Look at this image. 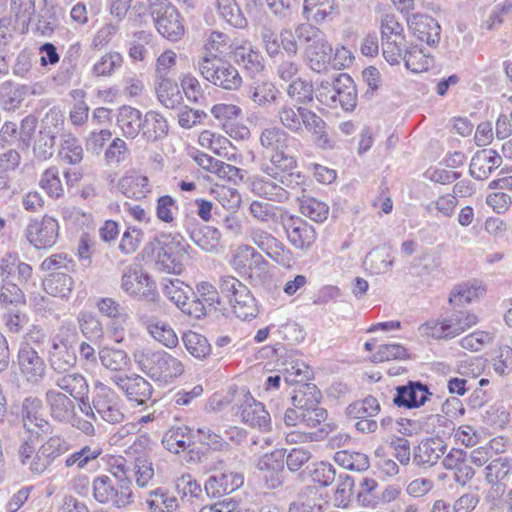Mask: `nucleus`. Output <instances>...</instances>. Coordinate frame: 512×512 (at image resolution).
<instances>
[{"mask_svg":"<svg viewBox=\"0 0 512 512\" xmlns=\"http://www.w3.org/2000/svg\"><path fill=\"white\" fill-rule=\"evenodd\" d=\"M48 362L55 373L70 371L77 363L76 349L74 345L62 335L51 338V346L48 351Z\"/></svg>","mask_w":512,"mask_h":512,"instance_id":"obj_16","label":"nucleus"},{"mask_svg":"<svg viewBox=\"0 0 512 512\" xmlns=\"http://www.w3.org/2000/svg\"><path fill=\"white\" fill-rule=\"evenodd\" d=\"M261 473L267 489H276L282 484V473L284 471L283 455L281 452H272L263 455L256 465Z\"/></svg>","mask_w":512,"mask_h":512,"instance_id":"obj_22","label":"nucleus"},{"mask_svg":"<svg viewBox=\"0 0 512 512\" xmlns=\"http://www.w3.org/2000/svg\"><path fill=\"white\" fill-rule=\"evenodd\" d=\"M124 58L121 53L110 51L102 55L92 67V74L95 77L111 76L123 65Z\"/></svg>","mask_w":512,"mask_h":512,"instance_id":"obj_62","label":"nucleus"},{"mask_svg":"<svg viewBox=\"0 0 512 512\" xmlns=\"http://www.w3.org/2000/svg\"><path fill=\"white\" fill-rule=\"evenodd\" d=\"M430 394L426 385L421 382L409 381L406 385L396 388L393 403L397 407L418 408L426 402Z\"/></svg>","mask_w":512,"mask_h":512,"instance_id":"obj_24","label":"nucleus"},{"mask_svg":"<svg viewBox=\"0 0 512 512\" xmlns=\"http://www.w3.org/2000/svg\"><path fill=\"white\" fill-rule=\"evenodd\" d=\"M161 285L163 294L177 307L189 299V294H194L191 287L178 278H164Z\"/></svg>","mask_w":512,"mask_h":512,"instance_id":"obj_57","label":"nucleus"},{"mask_svg":"<svg viewBox=\"0 0 512 512\" xmlns=\"http://www.w3.org/2000/svg\"><path fill=\"white\" fill-rule=\"evenodd\" d=\"M118 189L125 197L136 200L145 198L151 192L149 179L135 172L121 177Z\"/></svg>","mask_w":512,"mask_h":512,"instance_id":"obj_34","label":"nucleus"},{"mask_svg":"<svg viewBox=\"0 0 512 512\" xmlns=\"http://www.w3.org/2000/svg\"><path fill=\"white\" fill-rule=\"evenodd\" d=\"M299 201L300 212L315 222H323L329 214V207L325 202L316 198L305 196L303 193L295 194Z\"/></svg>","mask_w":512,"mask_h":512,"instance_id":"obj_50","label":"nucleus"},{"mask_svg":"<svg viewBox=\"0 0 512 512\" xmlns=\"http://www.w3.org/2000/svg\"><path fill=\"white\" fill-rule=\"evenodd\" d=\"M216 7L219 16L231 26L235 28L247 26V20L236 0H216Z\"/></svg>","mask_w":512,"mask_h":512,"instance_id":"obj_59","label":"nucleus"},{"mask_svg":"<svg viewBox=\"0 0 512 512\" xmlns=\"http://www.w3.org/2000/svg\"><path fill=\"white\" fill-rule=\"evenodd\" d=\"M17 365L22 376L32 384L40 383L46 373V364L38 351L26 342L19 343Z\"/></svg>","mask_w":512,"mask_h":512,"instance_id":"obj_15","label":"nucleus"},{"mask_svg":"<svg viewBox=\"0 0 512 512\" xmlns=\"http://www.w3.org/2000/svg\"><path fill=\"white\" fill-rule=\"evenodd\" d=\"M141 320L154 340L167 348H174L177 346L178 337L169 324L147 317H141Z\"/></svg>","mask_w":512,"mask_h":512,"instance_id":"obj_39","label":"nucleus"},{"mask_svg":"<svg viewBox=\"0 0 512 512\" xmlns=\"http://www.w3.org/2000/svg\"><path fill=\"white\" fill-rule=\"evenodd\" d=\"M382 52L385 60L391 65L399 64L406 39L403 26L397 21L394 14H385L381 19Z\"/></svg>","mask_w":512,"mask_h":512,"instance_id":"obj_11","label":"nucleus"},{"mask_svg":"<svg viewBox=\"0 0 512 512\" xmlns=\"http://www.w3.org/2000/svg\"><path fill=\"white\" fill-rule=\"evenodd\" d=\"M234 61L246 71L257 74L264 69V58L259 50L251 43H244L236 46L233 51Z\"/></svg>","mask_w":512,"mask_h":512,"instance_id":"obj_33","label":"nucleus"},{"mask_svg":"<svg viewBox=\"0 0 512 512\" xmlns=\"http://www.w3.org/2000/svg\"><path fill=\"white\" fill-rule=\"evenodd\" d=\"M138 368L155 382L170 384L184 372L183 363L163 350L139 348L133 352Z\"/></svg>","mask_w":512,"mask_h":512,"instance_id":"obj_5","label":"nucleus"},{"mask_svg":"<svg viewBox=\"0 0 512 512\" xmlns=\"http://www.w3.org/2000/svg\"><path fill=\"white\" fill-rule=\"evenodd\" d=\"M29 94H35V91L28 85L15 84L12 81L0 84V104L4 110H16Z\"/></svg>","mask_w":512,"mask_h":512,"instance_id":"obj_31","label":"nucleus"},{"mask_svg":"<svg viewBox=\"0 0 512 512\" xmlns=\"http://www.w3.org/2000/svg\"><path fill=\"white\" fill-rule=\"evenodd\" d=\"M98 359L103 368L116 373L126 371L130 365V358L126 351L110 346L99 349Z\"/></svg>","mask_w":512,"mask_h":512,"instance_id":"obj_37","label":"nucleus"},{"mask_svg":"<svg viewBox=\"0 0 512 512\" xmlns=\"http://www.w3.org/2000/svg\"><path fill=\"white\" fill-rule=\"evenodd\" d=\"M321 392L313 383L299 385L291 396L294 407L298 409L311 408L319 406Z\"/></svg>","mask_w":512,"mask_h":512,"instance_id":"obj_51","label":"nucleus"},{"mask_svg":"<svg viewBox=\"0 0 512 512\" xmlns=\"http://www.w3.org/2000/svg\"><path fill=\"white\" fill-rule=\"evenodd\" d=\"M254 177L250 188L258 197L270 202L283 204L298 193H304L307 186V178L301 172L294 170L279 172L277 174H265Z\"/></svg>","mask_w":512,"mask_h":512,"instance_id":"obj_4","label":"nucleus"},{"mask_svg":"<svg viewBox=\"0 0 512 512\" xmlns=\"http://www.w3.org/2000/svg\"><path fill=\"white\" fill-rule=\"evenodd\" d=\"M280 94L278 88L270 81H255L248 87L249 99L260 107H268L276 102Z\"/></svg>","mask_w":512,"mask_h":512,"instance_id":"obj_43","label":"nucleus"},{"mask_svg":"<svg viewBox=\"0 0 512 512\" xmlns=\"http://www.w3.org/2000/svg\"><path fill=\"white\" fill-rule=\"evenodd\" d=\"M146 504L150 512H176L179 508L177 497L163 487L151 490L148 493Z\"/></svg>","mask_w":512,"mask_h":512,"instance_id":"obj_44","label":"nucleus"},{"mask_svg":"<svg viewBox=\"0 0 512 512\" xmlns=\"http://www.w3.org/2000/svg\"><path fill=\"white\" fill-rule=\"evenodd\" d=\"M121 288L129 296L139 299L155 301L158 297L154 281L138 264L125 268Z\"/></svg>","mask_w":512,"mask_h":512,"instance_id":"obj_12","label":"nucleus"},{"mask_svg":"<svg viewBox=\"0 0 512 512\" xmlns=\"http://www.w3.org/2000/svg\"><path fill=\"white\" fill-rule=\"evenodd\" d=\"M229 305L237 318L248 321L256 318L258 315V306L250 290H241L238 296L230 300Z\"/></svg>","mask_w":512,"mask_h":512,"instance_id":"obj_47","label":"nucleus"},{"mask_svg":"<svg viewBox=\"0 0 512 512\" xmlns=\"http://www.w3.org/2000/svg\"><path fill=\"white\" fill-rule=\"evenodd\" d=\"M407 69L414 73H420L429 69L433 65L434 59L417 45L404 48L402 59Z\"/></svg>","mask_w":512,"mask_h":512,"instance_id":"obj_49","label":"nucleus"},{"mask_svg":"<svg viewBox=\"0 0 512 512\" xmlns=\"http://www.w3.org/2000/svg\"><path fill=\"white\" fill-rule=\"evenodd\" d=\"M198 142L202 148L209 149L221 157L227 156L231 148V142L228 138L210 130L202 131Z\"/></svg>","mask_w":512,"mask_h":512,"instance_id":"obj_63","label":"nucleus"},{"mask_svg":"<svg viewBox=\"0 0 512 512\" xmlns=\"http://www.w3.org/2000/svg\"><path fill=\"white\" fill-rule=\"evenodd\" d=\"M248 235L251 242L269 257L275 258L280 254V251L284 252V245L272 234L261 228H250Z\"/></svg>","mask_w":512,"mask_h":512,"instance_id":"obj_45","label":"nucleus"},{"mask_svg":"<svg viewBox=\"0 0 512 512\" xmlns=\"http://www.w3.org/2000/svg\"><path fill=\"white\" fill-rule=\"evenodd\" d=\"M45 402L49 408L51 417L60 423H67L73 419L76 412L74 401L65 393L48 389L45 393Z\"/></svg>","mask_w":512,"mask_h":512,"instance_id":"obj_25","label":"nucleus"},{"mask_svg":"<svg viewBox=\"0 0 512 512\" xmlns=\"http://www.w3.org/2000/svg\"><path fill=\"white\" fill-rule=\"evenodd\" d=\"M279 211L280 209L277 206L262 200H254L249 206V213L252 218L263 224L281 222L284 213L279 214Z\"/></svg>","mask_w":512,"mask_h":512,"instance_id":"obj_60","label":"nucleus"},{"mask_svg":"<svg viewBox=\"0 0 512 512\" xmlns=\"http://www.w3.org/2000/svg\"><path fill=\"white\" fill-rule=\"evenodd\" d=\"M196 69L206 81L224 90L236 91L242 86L238 69L223 58L199 57Z\"/></svg>","mask_w":512,"mask_h":512,"instance_id":"obj_8","label":"nucleus"},{"mask_svg":"<svg viewBox=\"0 0 512 512\" xmlns=\"http://www.w3.org/2000/svg\"><path fill=\"white\" fill-rule=\"evenodd\" d=\"M265 161L260 170L264 174H277L295 170L298 162L295 155L298 140L278 126L263 129L259 136Z\"/></svg>","mask_w":512,"mask_h":512,"instance_id":"obj_1","label":"nucleus"},{"mask_svg":"<svg viewBox=\"0 0 512 512\" xmlns=\"http://www.w3.org/2000/svg\"><path fill=\"white\" fill-rule=\"evenodd\" d=\"M146 253L151 252L156 257V265L159 269L173 274H180L184 268L183 259L179 258L173 251L162 245L158 238L150 241L144 248Z\"/></svg>","mask_w":512,"mask_h":512,"instance_id":"obj_26","label":"nucleus"},{"mask_svg":"<svg viewBox=\"0 0 512 512\" xmlns=\"http://www.w3.org/2000/svg\"><path fill=\"white\" fill-rule=\"evenodd\" d=\"M149 6L155 27L163 37L173 42L184 37L183 18L175 6L161 0H149Z\"/></svg>","mask_w":512,"mask_h":512,"instance_id":"obj_10","label":"nucleus"},{"mask_svg":"<svg viewBox=\"0 0 512 512\" xmlns=\"http://www.w3.org/2000/svg\"><path fill=\"white\" fill-rule=\"evenodd\" d=\"M155 91L159 102L168 109H174L181 103L179 86L171 78L156 79Z\"/></svg>","mask_w":512,"mask_h":512,"instance_id":"obj_46","label":"nucleus"},{"mask_svg":"<svg viewBox=\"0 0 512 512\" xmlns=\"http://www.w3.org/2000/svg\"><path fill=\"white\" fill-rule=\"evenodd\" d=\"M117 465L127 468V477L134 479L138 488H147L154 477V468L152 462L145 456L141 455L133 462L126 459H118L115 461Z\"/></svg>","mask_w":512,"mask_h":512,"instance_id":"obj_30","label":"nucleus"},{"mask_svg":"<svg viewBox=\"0 0 512 512\" xmlns=\"http://www.w3.org/2000/svg\"><path fill=\"white\" fill-rule=\"evenodd\" d=\"M4 331L9 335H22L29 325V315L20 309H9L1 316Z\"/></svg>","mask_w":512,"mask_h":512,"instance_id":"obj_56","label":"nucleus"},{"mask_svg":"<svg viewBox=\"0 0 512 512\" xmlns=\"http://www.w3.org/2000/svg\"><path fill=\"white\" fill-rule=\"evenodd\" d=\"M394 257L385 248H376L369 252L365 258L366 268L375 275L385 274L390 271Z\"/></svg>","mask_w":512,"mask_h":512,"instance_id":"obj_55","label":"nucleus"},{"mask_svg":"<svg viewBox=\"0 0 512 512\" xmlns=\"http://www.w3.org/2000/svg\"><path fill=\"white\" fill-rule=\"evenodd\" d=\"M111 475L101 474L92 481V497L103 505L124 509L132 505L135 495L132 482L127 477V468L116 462L111 466Z\"/></svg>","mask_w":512,"mask_h":512,"instance_id":"obj_3","label":"nucleus"},{"mask_svg":"<svg viewBox=\"0 0 512 512\" xmlns=\"http://www.w3.org/2000/svg\"><path fill=\"white\" fill-rule=\"evenodd\" d=\"M20 161V154L14 149H9L0 154V192L10 190L13 174L19 166Z\"/></svg>","mask_w":512,"mask_h":512,"instance_id":"obj_48","label":"nucleus"},{"mask_svg":"<svg viewBox=\"0 0 512 512\" xmlns=\"http://www.w3.org/2000/svg\"><path fill=\"white\" fill-rule=\"evenodd\" d=\"M502 164L501 156L493 149L477 151L470 162L469 173L476 180H485Z\"/></svg>","mask_w":512,"mask_h":512,"instance_id":"obj_27","label":"nucleus"},{"mask_svg":"<svg viewBox=\"0 0 512 512\" xmlns=\"http://www.w3.org/2000/svg\"><path fill=\"white\" fill-rule=\"evenodd\" d=\"M20 417L23 428L29 433L39 436L51 431L52 426L44 417L43 403L38 397L29 396L23 400Z\"/></svg>","mask_w":512,"mask_h":512,"instance_id":"obj_18","label":"nucleus"},{"mask_svg":"<svg viewBox=\"0 0 512 512\" xmlns=\"http://www.w3.org/2000/svg\"><path fill=\"white\" fill-rule=\"evenodd\" d=\"M168 134V122L159 112L148 111L143 117L141 135L147 142H158Z\"/></svg>","mask_w":512,"mask_h":512,"instance_id":"obj_35","label":"nucleus"},{"mask_svg":"<svg viewBox=\"0 0 512 512\" xmlns=\"http://www.w3.org/2000/svg\"><path fill=\"white\" fill-rule=\"evenodd\" d=\"M409 29L422 42L436 46L440 41L441 27L431 16L421 13L411 15L407 20Z\"/></svg>","mask_w":512,"mask_h":512,"instance_id":"obj_21","label":"nucleus"},{"mask_svg":"<svg viewBox=\"0 0 512 512\" xmlns=\"http://www.w3.org/2000/svg\"><path fill=\"white\" fill-rule=\"evenodd\" d=\"M192 429L187 426L170 428L162 439L164 447L175 454L185 451L193 444Z\"/></svg>","mask_w":512,"mask_h":512,"instance_id":"obj_42","label":"nucleus"},{"mask_svg":"<svg viewBox=\"0 0 512 512\" xmlns=\"http://www.w3.org/2000/svg\"><path fill=\"white\" fill-rule=\"evenodd\" d=\"M78 407L83 415L95 422L101 419L109 424H118L125 418L121 398L112 388L101 382L95 384L91 402L87 397L78 402Z\"/></svg>","mask_w":512,"mask_h":512,"instance_id":"obj_6","label":"nucleus"},{"mask_svg":"<svg viewBox=\"0 0 512 512\" xmlns=\"http://www.w3.org/2000/svg\"><path fill=\"white\" fill-rule=\"evenodd\" d=\"M280 373L287 385L297 384L298 386L306 384L312 374L309 366L300 360L285 362Z\"/></svg>","mask_w":512,"mask_h":512,"instance_id":"obj_53","label":"nucleus"},{"mask_svg":"<svg viewBox=\"0 0 512 512\" xmlns=\"http://www.w3.org/2000/svg\"><path fill=\"white\" fill-rule=\"evenodd\" d=\"M74 287L73 278L66 272H53L43 281L47 295L68 300Z\"/></svg>","mask_w":512,"mask_h":512,"instance_id":"obj_36","label":"nucleus"},{"mask_svg":"<svg viewBox=\"0 0 512 512\" xmlns=\"http://www.w3.org/2000/svg\"><path fill=\"white\" fill-rule=\"evenodd\" d=\"M54 384L66 395L78 400H84L88 396L89 385L86 378L79 372L55 373Z\"/></svg>","mask_w":512,"mask_h":512,"instance_id":"obj_29","label":"nucleus"},{"mask_svg":"<svg viewBox=\"0 0 512 512\" xmlns=\"http://www.w3.org/2000/svg\"><path fill=\"white\" fill-rule=\"evenodd\" d=\"M26 297L23 290L11 281H3L0 287V307L7 311L17 309L18 305H25Z\"/></svg>","mask_w":512,"mask_h":512,"instance_id":"obj_58","label":"nucleus"},{"mask_svg":"<svg viewBox=\"0 0 512 512\" xmlns=\"http://www.w3.org/2000/svg\"><path fill=\"white\" fill-rule=\"evenodd\" d=\"M445 450L446 445L441 438L424 439L413 449L412 462L419 468H430L438 462Z\"/></svg>","mask_w":512,"mask_h":512,"instance_id":"obj_20","label":"nucleus"},{"mask_svg":"<svg viewBox=\"0 0 512 512\" xmlns=\"http://www.w3.org/2000/svg\"><path fill=\"white\" fill-rule=\"evenodd\" d=\"M486 293V287L482 281L471 279L453 286L449 293V304L459 307L479 300Z\"/></svg>","mask_w":512,"mask_h":512,"instance_id":"obj_28","label":"nucleus"},{"mask_svg":"<svg viewBox=\"0 0 512 512\" xmlns=\"http://www.w3.org/2000/svg\"><path fill=\"white\" fill-rule=\"evenodd\" d=\"M182 342L189 354L195 358H206L211 352V346L206 337L197 332H185L182 336Z\"/></svg>","mask_w":512,"mask_h":512,"instance_id":"obj_64","label":"nucleus"},{"mask_svg":"<svg viewBox=\"0 0 512 512\" xmlns=\"http://www.w3.org/2000/svg\"><path fill=\"white\" fill-rule=\"evenodd\" d=\"M191 240L202 250L213 252L220 246L221 233L211 226H202L190 232Z\"/></svg>","mask_w":512,"mask_h":512,"instance_id":"obj_52","label":"nucleus"},{"mask_svg":"<svg viewBox=\"0 0 512 512\" xmlns=\"http://www.w3.org/2000/svg\"><path fill=\"white\" fill-rule=\"evenodd\" d=\"M116 124L124 137L134 139L142 130V113L134 107L124 105L118 109Z\"/></svg>","mask_w":512,"mask_h":512,"instance_id":"obj_32","label":"nucleus"},{"mask_svg":"<svg viewBox=\"0 0 512 512\" xmlns=\"http://www.w3.org/2000/svg\"><path fill=\"white\" fill-rule=\"evenodd\" d=\"M65 117L59 109L51 108L41 121L39 135L55 141L58 135H62Z\"/></svg>","mask_w":512,"mask_h":512,"instance_id":"obj_61","label":"nucleus"},{"mask_svg":"<svg viewBox=\"0 0 512 512\" xmlns=\"http://www.w3.org/2000/svg\"><path fill=\"white\" fill-rule=\"evenodd\" d=\"M102 452L99 445H85L65 458V467L83 470L90 462L97 460Z\"/></svg>","mask_w":512,"mask_h":512,"instance_id":"obj_54","label":"nucleus"},{"mask_svg":"<svg viewBox=\"0 0 512 512\" xmlns=\"http://www.w3.org/2000/svg\"><path fill=\"white\" fill-rule=\"evenodd\" d=\"M24 234L35 249H48L57 242L59 224L55 218L46 215L41 220H31Z\"/></svg>","mask_w":512,"mask_h":512,"instance_id":"obj_14","label":"nucleus"},{"mask_svg":"<svg viewBox=\"0 0 512 512\" xmlns=\"http://www.w3.org/2000/svg\"><path fill=\"white\" fill-rule=\"evenodd\" d=\"M276 117L283 128L295 134L301 133L303 128L313 133H321L325 128L324 120L303 106L283 104L277 109Z\"/></svg>","mask_w":512,"mask_h":512,"instance_id":"obj_9","label":"nucleus"},{"mask_svg":"<svg viewBox=\"0 0 512 512\" xmlns=\"http://www.w3.org/2000/svg\"><path fill=\"white\" fill-rule=\"evenodd\" d=\"M112 382L125 394L128 400L139 405L145 404L152 396L153 387L148 380L138 374L115 375Z\"/></svg>","mask_w":512,"mask_h":512,"instance_id":"obj_19","label":"nucleus"},{"mask_svg":"<svg viewBox=\"0 0 512 512\" xmlns=\"http://www.w3.org/2000/svg\"><path fill=\"white\" fill-rule=\"evenodd\" d=\"M357 104V90L353 79L346 73L336 78V107L351 111Z\"/></svg>","mask_w":512,"mask_h":512,"instance_id":"obj_38","label":"nucleus"},{"mask_svg":"<svg viewBox=\"0 0 512 512\" xmlns=\"http://www.w3.org/2000/svg\"><path fill=\"white\" fill-rule=\"evenodd\" d=\"M281 224L286 232L288 241L296 249H308L316 240L314 227L300 217L285 212L281 217Z\"/></svg>","mask_w":512,"mask_h":512,"instance_id":"obj_17","label":"nucleus"},{"mask_svg":"<svg viewBox=\"0 0 512 512\" xmlns=\"http://www.w3.org/2000/svg\"><path fill=\"white\" fill-rule=\"evenodd\" d=\"M213 470L215 474L207 479L204 487L210 497L216 498L230 494L244 484L243 473L230 470L222 460L214 464Z\"/></svg>","mask_w":512,"mask_h":512,"instance_id":"obj_13","label":"nucleus"},{"mask_svg":"<svg viewBox=\"0 0 512 512\" xmlns=\"http://www.w3.org/2000/svg\"><path fill=\"white\" fill-rule=\"evenodd\" d=\"M240 417L243 422L251 427H257L262 431L271 428V417L264 405L256 401L249 394L244 395L240 405Z\"/></svg>","mask_w":512,"mask_h":512,"instance_id":"obj_23","label":"nucleus"},{"mask_svg":"<svg viewBox=\"0 0 512 512\" xmlns=\"http://www.w3.org/2000/svg\"><path fill=\"white\" fill-rule=\"evenodd\" d=\"M232 47V40L228 34L210 30L204 39L201 57L220 58L219 55L228 52Z\"/></svg>","mask_w":512,"mask_h":512,"instance_id":"obj_40","label":"nucleus"},{"mask_svg":"<svg viewBox=\"0 0 512 512\" xmlns=\"http://www.w3.org/2000/svg\"><path fill=\"white\" fill-rule=\"evenodd\" d=\"M296 36L300 43H309L305 51L309 67L317 73L326 71L333 49L324 33L311 24H301L296 28Z\"/></svg>","mask_w":512,"mask_h":512,"instance_id":"obj_7","label":"nucleus"},{"mask_svg":"<svg viewBox=\"0 0 512 512\" xmlns=\"http://www.w3.org/2000/svg\"><path fill=\"white\" fill-rule=\"evenodd\" d=\"M58 157L62 162L69 165H77L83 160V147L78 138L72 133H63L61 135Z\"/></svg>","mask_w":512,"mask_h":512,"instance_id":"obj_41","label":"nucleus"},{"mask_svg":"<svg viewBox=\"0 0 512 512\" xmlns=\"http://www.w3.org/2000/svg\"><path fill=\"white\" fill-rule=\"evenodd\" d=\"M70 450L69 442L61 435L47 438L39 447L33 436L23 438L18 448V460L33 475H42Z\"/></svg>","mask_w":512,"mask_h":512,"instance_id":"obj_2","label":"nucleus"}]
</instances>
